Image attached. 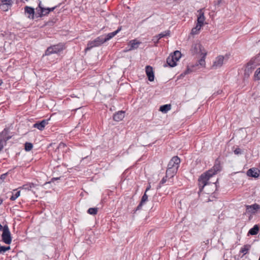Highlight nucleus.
<instances>
[{"label": "nucleus", "mask_w": 260, "mask_h": 260, "mask_svg": "<svg viewBox=\"0 0 260 260\" xmlns=\"http://www.w3.org/2000/svg\"><path fill=\"white\" fill-rule=\"evenodd\" d=\"M7 176V173L3 174L2 175H1L0 178H1V179L4 180L5 179Z\"/></svg>", "instance_id": "obj_41"}, {"label": "nucleus", "mask_w": 260, "mask_h": 260, "mask_svg": "<svg viewBox=\"0 0 260 260\" xmlns=\"http://www.w3.org/2000/svg\"><path fill=\"white\" fill-rule=\"evenodd\" d=\"M250 246L248 245H244L243 247L241 248L240 252L245 254L249 249Z\"/></svg>", "instance_id": "obj_32"}, {"label": "nucleus", "mask_w": 260, "mask_h": 260, "mask_svg": "<svg viewBox=\"0 0 260 260\" xmlns=\"http://www.w3.org/2000/svg\"><path fill=\"white\" fill-rule=\"evenodd\" d=\"M234 153L235 154H237V155H238V154H240L242 153V151L241 150L240 148H237L235 150H234Z\"/></svg>", "instance_id": "obj_39"}, {"label": "nucleus", "mask_w": 260, "mask_h": 260, "mask_svg": "<svg viewBox=\"0 0 260 260\" xmlns=\"http://www.w3.org/2000/svg\"><path fill=\"white\" fill-rule=\"evenodd\" d=\"M160 40V39L159 38V37L156 35L155 36H154L152 38V41L155 44V46H157V44L158 43V41Z\"/></svg>", "instance_id": "obj_37"}, {"label": "nucleus", "mask_w": 260, "mask_h": 260, "mask_svg": "<svg viewBox=\"0 0 260 260\" xmlns=\"http://www.w3.org/2000/svg\"><path fill=\"white\" fill-rule=\"evenodd\" d=\"M198 12L199 13V15L198 17L197 23L203 26L205 21L204 13L203 12L202 9H200L199 11H198Z\"/></svg>", "instance_id": "obj_17"}, {"label": "nucleus", "mask_w": 260, "mask_h": 260, "mask_svg": "<svg viewBox=\"0 0 260 260\" xmlns=\"http://www.w3.org/2000/svg\"><path fill=\"white\" fill-rule=\"evenodd\" d=\"M202 26V25L197 23L196 27L192 28L191 34L192 35L198 34L199 32V31L200 30Z\"/></svg>", "instance_id": "obj_25"}, {"label": "nucleus", "mask_w": 260, "mask_h": 260, "mask_svg": "<svg viewBox=\"0 0 260 260\" xmlns=\"http://www.w3.org/2000/svg\"><path fill=\"white\" fill-rule=\"evenodd\" d=\"M170 31L169 30H168L167 31H165L160 33L159 34L157 35V36L160 39L161 38H164L165 37L170 36Z\"/></svg>", "instance_id": "obj_28"}, {"label": "nucleus", "mask_w": 260, "mask_h": 260, "mask_svg": "<svg viewBox=\"0 0 260 260\" xmlns=\"http://www.w3.org/2000/svg\"><path fill=\"white\" fill-rule=\"evenodd\" d=\"M39 8L40 9V13H39V16L42 17L43 16L47 15L49 13V8H44L42 6L41 3L40 2L39 4Z\"/></svg>", "instance_id": "obj_14"}, {"label": "nucleus", "mask_w": 260, "mask_h": 260, "mask_svg": "<svg viewBox=\"0 0 260 260\" xmlns=\"http://www.w3.org/2000/svg\"><path fill=\"white\" fill-rule=\"evenodd\" d=\"M148 200V196L146 194V192H145L144 195L142 196L141 202L142 203L144 204Z\"/></svg>", "instance_id": "obj_36"}, {"label": "nucleus", "mask_w": 260, "mask_h": 260, "mask_svg": "<svg viewBox=\"0 0 260 260\" xmlns=\"http://www.w3.org/2000/svg\"><path fill=\"white\" fill-rule=\"evenodd\" d=\"M2 203H3V200L1 199H0V205H1L2 204Z\"/></svg>", "instance_id": "obj_52"}, {"label": "nucleus", "mask_w": 260, "mask_h": 260, "mask_svg": "<svg viewBox=\"0 0 260 260\" xmlns=\"http://www.w3.org/2000/svg\"><path fill=\"white\" fill-rule=\"evenodd\" d=\"M3 147V145L1 143V142H0V151L2 150Z\"/></svg>", "instance_id": "obj_47"}, {"label": "nucleus", "mask_w": 260, "mask_h": 260, "mask_svg": "<svg viewBox=\"0 0 260 260\" xmlns=\"http://www.w3.org/2000/svg\"><path fill=\"white\" fill-rule=\"evenodd\" d=\"M171 105L170 104H166L160 107L159 111L162 113H166L171 110Z\"/></svg>", "instance_id": "obj_21"}, {"label": "nucleus", "mask_w": 260, "mask_h": 260, "mask_svg": "<svg viewBox=\"0 0 260 260\" xmlns=\"http://www.w3.org/2000/svg\"><path fill=\"white\" fill-rule=\"evenodd\" d=\"M168 177H166V176L165 177H164L160 181V183H159V187H161V185L164 184L166 181H167V178Z\"/></svg>", "instance_id": "obj_40"}, {"label": "nucleus", "mask_w": 260, "mask_h": 260, "mask_svg": "<svg viewBox=\"0 0 260 260\" xmlns=\"http://www.w3.org/2000/svg\"><path fill=\"white\" fill-rule=\"evenodd\" d=\"M216 173V171L214 169V170H209L201 175L198 179L199 187L200 192L202 191L204 187H206V193L209 194L211 192L209 191L208 188H212V190H213L214 188L216 187V185L214 183H211L209 182L210 178H211L213 175H215Z\"/></svg>", "instance_id": "obj_1"}, {"label": "nucleus", "mask_w": 260, "mask_h": 260, "mask_svg": "<svg viewBox=\"0 0 260 260\" xmlns=\"http://www.w3.org/2000/svg\"><path fill=\"white\" fill-rule=\"evenodd\" d=\"M1 4H5V5L10 4V6L12 5V1L11 0H1Z\"/></svg>", "instance_id": "obj_38"}, {"label": "nucleus", "mask_w": 260, "mask_h": 260, "mask_svg": "<svg viewBox=\"0 0 260 260\" xmlns=\"http://www.w3.org/2000/svg\"><path fill=\"white\" fill-rule=\"evenodd\" d=\"M87 212L91 215H95L98 212V208H90L88 209Z\"/></svg>", "instance_id": "obj_29"}, {"label": "nucleus", "mask_w": 260, "mask_h": 260, "mask_svg": "<svg viewBox=\"0 0 260 260\" xmlns=\"http://www.w3.org/2000/svg\"><path fill=\"white\" fill-rule=\"evenodd\" d=\"M143 204H144L140 202V204H139V205L137 206V207L136 208V210H140L141 209L142 206L143 205Z\"/></svg>", "instance_id": "obj_42"}, {"label": "nucleus", "mask_w": 260, "mask_h": 260, "mask_svg": "<svg viewBox=\"0 0 260 260\" xmlns=\"http://www.w3.org/2000/svg\"><path fill=\"white\" fill-rule=\"evenodd\" d=\"M57 179H58L57 178H53L52 179V180H57Z\"/></svg>", "instance_id": "obj_53"}, {"label": "nucleus", "mask_w": 260, "mask_h": 260, "mask_svg": "<svg viewBox=\"0 0 260 260\" xmlns=\"http://www.w3.org/2000/svg\"><path fill=\"white\" fill-rule=\"evenodd\" d=\"M66 147H67L66 145L64 143H60L58 145V147L57 148V149H58V150H62L63 152V151H64V149L66 148Z\"/></svg>", "instance_id": "obj_34"}, {"label": "nucleus", "mask_w": 260, "mask_h": 260, "mask_svg": "<svg viewBox=\"0 0 260 260\" xmlns=\"http://www.w3.org/2000/svg\"><path fill=\"white\" fill-rule=\"evenodd\" d=\"M260 171L255 168L249 169L246 173V174L249 177H254L257 178L259 176Z\"/></svg>", "instance_id": "obj_7"}, {"label": "nucleus", "mask_w": 260, "mask_h": 260, "mask_svg": "<svg viewBox=\"0 0 260 260\" xmlns=\"http://www.w3.org/2000/svg\"><path fill=\"white\" fill-rule=\"evenodd\" d=\"M246 212L251 214H255L258 210L260 209V205L255 203L251 205H246Z\"/></svg>", "instance_id": "obj_5"}, {"label": "nucleus", "mask_w": 260, "mask_h": 260, "mask_svg": "<svg viewBox=\"0 0 260 260\" xmlns=\"http://www.w3.org/2000/svg\"><path fill=\"white\" fill-rule=\"evenodd\" d=\"M172 58H173V60L176 62L179 60V59L181 57V53L179 51H175L174 52L173 54L170 55Z\"/></svg>", "instance_id": "obj_19"}, {"label": "nucleus", "mask_w": 260, "mask_h": 260, "mask_svg": "<svg viewBox=\"0 0 260 260\" xmlns=\"http://www.w3.org/2000/svg\"><path fill=\"white\" fill-rule=\"evenodd\" d=\"M202 46L200 44H194L191 46V51L192 54L198 53L199 52L202 53Z\"/></svg>", "instance_id": "obj_12"}, {"label": "nucleus", "mask_w": 260, "mask_h": 260, "mask_svg": "<svg viewBox=\"0 0 260 260\" xmlns=\"http://www.w3.org/2000/svg\"><path fill=\"white\" fill-rule=\"evenodd\" d=\"M33 145L32 143L26 142L25 144V149L27 151L31 150L32 148Z\"/></svg>", "instance_id": "obj_33"}, {"label": "nucleus", "mask_w": 260, "mask_h": 260, "mask_svg": "<svg viewBox=\"0 0 260 260\" xmlns=\"http://www.w3.org/2000/svg\"><path fill=\"white\" fill-rule=\"evenodd\" d=\"M189 73V69L188 68L185 72H184L185 74H188Z\"/></svg>", "instance_id": "obj_49"}, {"label": "nucleus", "mask_w": 260, "mask_h": 260, "mask_svg": "<svg viewBox=\"0 0 260 260\" xmlns=\"http://www.w3.org/2000/svg\"><path fill=\"white\" fill-rule=\"evenodd\" d=\"M95 47H98L96 43L95 42V41H90L87 44V46L85 49V51H87L88 50H90L91 48Z\"/></svg>", "instance_id": "obj_24"}, {"label": "nucleus", "mask_w": 260, "mask_h": 260, "mask_svg": "<svg viewBox=\"0 0 260 260\" xmlns=\"http://www.w3.org/2000/svg\"><path fill=\"white\" fill-rule=\"evenodd\" d=\"M259 231V227L257 225H255L252 228H251L248 232V234L251 235H256Z\"/></svg>", "instance_id": "obj_23"}, {"label": "nucleus", "mask_w": 260, "mask_h": 260, "mask_svg": "<svg viewBox=\"0 0 260 260\" xmlns=\"http://www.w3.org/2000/svg\"><path fill=\"white\" fill-rule=\"evenodd\" d=\"M2 238V241L7 244H10L12 242L11 233L7 225L4 226Z\"/></svg>", "instance_id": "obj_3"}, {"label": "nucleus", "mask_w": 260, "mask_h": 260, "mask_svg": "<svg viewBox=\"0 0 260 260\" xmlns=\"http://www.w3.org/2000/svg\"><path fill=\"white\" fill-rule=\"evenodd\" d=\"M121 27H119L114 32L109 33L106 36H104L105 39L106 40V42L116 36L121 30Z\"/></svg>", "instance_id": "obj_16"}, {"label": "nucleus", "mask_w": 260, "mask_h": 260, "mask_svg": "<svg viewBox=\"0 0 260 260\" xmlns=\"http://www.w3.org/2000/svg\"><path fill=\"white\" fill-rule=\"evenodd\" d=\"M201 55H202V58L198 61V63L197 66L200 65L201 67H204L205 65V57L207 55V52L204 51V52H202Z\"/></svg>", "instance_id": "obj_20"}, {"label": "nucleus", "mask_w": 260, "mask_h": 260, "mask_svg": "<svg viewBox=\"0 0 260 260\" xmlns=\"http://www.w3.org/2000/svg\"><path fill=\"white\" fill-rule=\"evenodd\" d=\"M180 163V158L177 156H174L172 157V158L169 161L168 165V168L172 169L174 170H178V168L179 167Z\"/></svg>", "instance_id": "obj_4"}, {"label": "nucleus", "mask_w": 260, "mask_h": 260, "mask_svg": "<svg viewBox=\"0 0 260 260\" xmlns=\"http://www.w3.org/2000/svg\"><path fill=\"white\" fill-rule=\"evenodd\" d=\"M20 194V191H18L16 192L15 193H13L12 196L10 197V200L11 201L15 200L18 197H19Z\"/></svg>", "instance_id": "obj_31"}, {"label": "nucleus", "mask_w": 260, "mask_h": 260, "mask_svg": "<svg viewBox=\"0 0 260 260\" xmlns=\"http://www.w3.org/2000/svg\"><path fill=\"white\" fill-rule=\"evenodd\" d=\"M11 138V136L7 137L5 138V141H8V140H9Z\"/></svg>", "instance_id": "obj_48"}, {"label": "nucleus", "mask_w": 260, "mask_h": 260, "mask_svg": "<svg viewBox=\"0 0 260 260\" xmlns=\"http://www.w3.org/2000/svg\"><path fill=\"white\" fill-rule=\"evenodd\" d=\"M24 12L26 15H28V17L29 18L34 19L35 14V10L34 8L29 6H25L24 7Z\"/></svg>", "instance_id": "obj_11"}, {"label": "nucleus", "mask_w": 260, "mask_h": 260, "mask_svg": "<svg viewBox=\"0 0 260 260\" xmlns=\"http://www.w3.org/2000/svg\"><path fill=\"white\" fill-rule=\"evenodd\" d=\"M256 64L253 61L252 59L250 60L246 67L245 74H247V75L249 76V74L252 73V70L255 68Z\"/></svg>", "instance_id": "obj_8"}, {"label": "nucleus", "mask_w": 260, "mask_h": 260, "mask_svg": "<svg viewBox=\"0 0 260 260\" xmlns=\"http://www.w3.org/2000/svg\"><path fill=\"white\" fill-rule=\"evenodd\" d=\"M56 8V6H55V7H52V8H49V13H50V12L53 11V10H54Z\"/></svg>", "instance_id": "obj_45"}, {"label": "nucleus", "mask_w": 260, "mask_h": 260, "mask_svg": "<svg viewBox=\"0 0 260 260\" xmlns=\"http://www.w3.org/2000/svg\"><path fill=\"white\" fill-rule=\"evenodd\" d=\"M11 6L10 4L5 5V4H1L0 5V9L3 11H7Z\"/></svg>", "instance_id": "obj_30"}, {"label": "nucleus", "mask_w": 260, "mask_h": 260, "mask_svg": "<svg viewBox=\"0 0 260 260\" xmlns=\"http://www.w3.org/2000/svg\"><path fill=\"white\" fill-rule=\"evenodd\" d=\"M225 260H228V259H225Z\"/></svg>", "instance_id": "obj_54"}, {"label": "nucleus", "mask_w": 260, "mask_h": 260, "mask_svg": "<svg viewBox=\"0 0 260 260\" xmlns=\"http://www.w3.org/2000/svg\"><path fill=\"white\" fill-rule=\"evenodd\" d=\"M64 49V45L58 44L48 47L45 51L46 55H49L52 54L58 53Z\"/></svg>", "instance_id": "obj_2"}, {"label": "nucleus", "mask_w": 260, "mask_h": 260, "mask_svg": "<svg viewBox=\"0 0 260 260\" xmlns=\"http://www.w3.org/2000/svg\"><path fill=\"white\" fill-rule=\"evenodd\" d=\"M48 124V119H43L40 122H38L35 123L33 125V127L35 128H37L40 131H42L45 126Z\"/></svg>", "instance_id": "obj_10"}, {"label": "nucleus", "mask_w": 260, "mask_h": 260, "mask_svg": "<svg viewBox=\"0 0 260 260\" xmlns=\"http://www.w3.org/2000/svg\"><path fill=\"white\" fill-rule=\"evenodd\" d=\"M4 252H6L7 251L9 250L11 248L10 246H4Z\"/></svg>", "instance_id": "obj_44"}, {"label": "nucleus", "mask_w": 260, "mask_h": 260, "mask_svg": "<svg viewBox=\"0 0 260 260\" xmlns=\"http://www.w3.org/2000/svg\"><path fill=\"white\" fill-rule=\"evenodd\" d=\"M141 44V42L137 41L136 40H133L129 42V46H130V48L128 49V50H132L137 49L139 47V45Z\"/></svg>", "instance_id": "obj_15"}, {"label": "nucleus", "mask_w": 260, "mask_h": 260, "mask_svg": "<svg viewBox=\"0 0 260 260\" xmlns=\"http://www.w3.org/2000/svg\"><path fill=\"white\" fill-rule=\"evenodd\" d=\"M94 41L98 46H100L101 45L103 44V43L106 42V40L105 39L104 36H101L96 38L94 40Z\"/></svg>", "instance_id": "obj_22"}, {"label": "nucleus", "mask_w": 260, "mask_h": 260, "mask_svg": "<svg viewBox=\"0 0 260 260\" xmlns=\"http://www.w3.org/2000/svg\"><path fill=\"white\" fill-rule=\"evenodd\" d=\"M221 2V0H218V2H217V4L219 5L220 4Z\"/></svg>", "instance_id": "obj_50"}, {"label": "nucleus", "mask_w": 260, "mask_h": 260, "mask_svg": "<svg viewBox=\"0 0 260 260\" xmlns=\"http://www.w3.org/2000/svg\"><path fill=\"white\" fill-rule=\"evenodd\" d=\"M145 71L149 81L152 82L154 80V75L152 67L147 66L145 68Z\"/></svg>", "instance_id": "obj_9"}, {"label": "nucleus", "mask_w": 260, "mask_h": 260, "mask_svg": "<svg viewBox=\"0 0 260 260\" xmlns=\"http://www.w3.org/2000/svg\"><path fill=\"white\" fill-rule=\"evenodd\" d=\"M151 188L150 185H149L147 187L146 189L145 192H146L147 191H148Z\"/></svg>", "instance_id": "obj_46"}, {"label": "nucleus", "mask_w": 260, "mask_h": 260, "mask_svg": "<svg viewBox=\"0 0 260 260\" xmlns=\"http://www.w3.org/2000/svg\"><path fill=\"white\" fill-rule=\"evenodd\" d=\"M167 63L171 67H174L176 66V63L173 60V58L170 55L167 59Z\"/></svg>", "instance_id": "obj_26"}, {"label": "nucleus", "mask_w": 260, "mask_h": 260, "mask_svg": "<svg viewBox=\"0 0 260 260\" xmlns=\"http://www.w3.org/2000/svg\"><path fill=\"white\" fill-rule=\"evenodd\" d=\"M124 117V112L120 111L113 115V119L116 121L122 120Z\"/></svg>", "instance_id": "obj_13"}, {"label": "nucleus", "mask_w": 260, "mask_h": 260, "mask_svg": "<svg viewBox=\"0 0 260 260\" xmlns=\"http://www.w3.org/2000/svg\"><path fill=\"white\" fill-rule=\"evenodd\" d=\"M4 246H1L0 244V253H3L4 252Z\"/></svg>", "instance_id": "obj_43"}, {"label": "nucleus", "mask_w": 260, "mask_h": 260, "mask_svg": "<svg viewBox=\"0 0 260 260\" xmlns=\"http://www.w3.org/2000/svg\"><path fill=\"white\" fill-rule=\"evenodd\" d=\"M3 82L2 80L0 79V85H1L3 84Z\"/></svg>", "instance_id": "obj_51"}, {"label": "nucleus", "mask_w": 260, "mask_h": 260, "mask_svg": "<svg viewBox=\"0 0 260 260\" xmlns=\"http://www.w3.org/2000/svg\"><path fill=\"white\" fill-rule=\"evenodd\" d=\"M224 60V56L222 55L218 56L215 61H214L213 64H212V68L213 69H217L218 68H220L222 66Z\"/></svg>", "instance_id": "obj_6"}, {"label": "nucleus", "mask_w": 260, "mask_h": 260, "mask_svg": "<svg viewBox=\"0 0 260 260\" xmlns=\"http://www.w3.org/2000/svg\"><path fill=\"white\" fill-rule=\"evenodd\" d=\"M35 184L32 183H29L24 184L22 186V188L25 190H30L31 188L35 187Z\"/></svg>", "instance_id": "obj_27"}, {"label": "nucleus", "mask_w": 260, "mask_h": 260, "mask_svg": "<svg viewBox=\"0 0 260 260\" xmlns=\"http://www.w3.org/2000/svg\"><path fill=\"white\" fill-rule=\"evenodd\" d=\"M254 78L257 80H260V67L255 71Z\"/></svg>", "instance_id": "obj_35"}, {"label": "nucleus", "mask_w": 260, "mask_h": 260, "mask_svg": "<svg viewBox=\"0 0 260 260\" xmlns=\"http://www.w3.org/2000/svg\"><path fill=\"white\" fill-rule=\"evenodd\" d=\"M178 170H174L170 168H167L166 171V177L172 178L177 173Z\"/></svg>", "instance_id": "obj_18"}]
</instances>
